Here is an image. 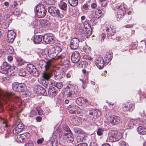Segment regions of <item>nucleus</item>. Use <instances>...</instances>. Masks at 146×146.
I'll return each instance as SVG.
<instances>
[{
  "label": "nucleus",
  "instance_id": "f257e3e1",
  "mask_svg": "<svg viewBox=\"0 0 146 146\" xmlns=\"http://www.w3.org/2000/svg\"><path fill=\"white\" fill-rule=\"evenodd\" d=\"M45 62V70L42 73V76L40 79L39 82L45 88L48 86L47 81L50 79L52 76L51 71V61L48 60Z\"/></svg>",
  "mask_w": 146,
  "mask_h": 146
},
{
  "label": "nucleus",
  "instance_id": "f03ea898",
  "mask_svg": "<svg viewBox=\"0 0 146 146\" xmlns=\"http://www.w3.org/2000/svg\"><path fill=\"white\" fill-rule=\"evenodd\" d=\"M3 93L4 96L3 97L5 98V101L7 102V103L9 100H11L15 103H18L19 105L21 104V99L19 97L15 96L14 93L11 92H4L3 91Z\"/></svg>",
  "mask_w": 146,
  "mask_h": 146
},
{
  "label": "nucleus",
  "instance_id": "7ed1b4c3",
  "mask_svg": "<svg viewBox=\"0 0 146 146\" xmlns=\"http://www.w3.org/2000/svg\"><path fill=\"white\" fill-rule=\"evenodd\" d=\"M122 137V134L120 133L115 130H110L108 133V139L113 142L119 140Z\"/></svg>",
  "mask_w": 146,
  "mask_h": 146
},
{
  "label": "nucleus",
  "instance_id": "20e7f679",
  "mask_svg": "<svg viewBox=\"0 0 146 146\" xmlns=\"http://www.w3.org/2000/svg\"><path fill=\"white\" fill-rule=\"evenodd\" d=\"M78 91V88L77 86H74L71 88L68 87L66 90V96L67 98L72 100L76 97Z\"/></svg>",
  "mask_w": 146,
  "mask_h": 146
},
{
  "label": "nucleus",
  "instance_id": "39448f33",
  "mask_svg": "<svg viewBox=\"0 0 146 146\" xmlns=\"http://www.w3.org/2000/svg\"><path fill=\"white\" fill-rule=\"evenodd\" d=\"M144 124L145 122L140 118L136 119H132L128 122L127 129H132L135 126L139 125H143Z\"/></svg>",
  "mask_w": 146,
  "mask_h": 146
},
{
  "label": "nucleus",
  "instance_id": "423d86ee",
  "mask_svg": "<svg viewBox=\"0 0 146 146\" xmlns=\"http://www.w3.org/2000/svg\"><path fill=\"white\" fill-rule=\"evenodd\" d=\"M27 69L28 72L32 75L35 77H37L39 73L35 67L31 64H28L27 66Z\"/></svg>",
  "mask_w": 146,
  "mask_h": 146
},
{
  "label": "nucleus",
  "instance_id": "0eeeda50",
  "mask_svg": "<svg viewBox=\"0 0 146 146\" xmlns=\"http://www.w3.org/2000/svg\"><path fill=\"white\" fill-rule=\"evenodd\" d=\"M80 41L79 39L76 38H74L70 41V46L72 50L77 49L79 47Z\"/></svg>",
  "mask_w": 146,
  "mask_h": 146
},
{
  "label": "nucleus",
  "instance_id": "6e6552de",
  "mask_svg": "<svg viewBox=\"0 0 146 146\" xmlns=\"http://www.w3.org/2000/svg\"><path fill=\"white\" fill-rule=\"evenodd\" d=\"M61 51V49L58 46H55L52 47L48 50V54L50 55H52L54 56Z\"/></svg>",
  "mask_w": 146,
  "mask_h": 146
},
{
  "label": "nucleus",
  "instance_id": "1a4fd4ad",
  "mask_svg": "<svg viewBox=\"0 0 146 146\" xmlns=\"http://www.w3.org/2000/svg\"><path fill=\"white\" fill-rule=\"evenodd\" d=\"M54 35L52 34L48 33L43 36V40L47 44H52L53 42Z\"/></svg>",
  "mask_w": 146,
  "mask_h": 146
},
{
  "label": "nucleus",
  "instance_id": "9d476101",
  "mask_svg": "<svg viewBox=\"0 0 146 146\" xmlns=\"http://www.w3.org/2000/svg\"><path fill=\"white\" fill-rule=\"evenodd\" d=\"M0 122L1 123V125L0 126V133H2L6 130L5 128L10 126L6 120L3 119L0 116Z\"/></svg>",
  "mask_w": 146,
  "mask_h": 146
},
{
  "label": "nucleus",
  "instance_id": "9b49d317",
  "mask_svg": "<svg viewBox=\"0 0 146 146\" xmlns=\"http://www.w3.org/2000/svg\"><path fill=\"white\" fill-rule=\"evenodd\" d=\"M80 55L78 51H75L73 52L71 55V60L74 63H77L80 60Z\"/></svg>",
  "mask_w": 146,
  "mask_h": 146
},
{
  "label": "nucleus",
  "instance_id": "f8f14e48",
  "mask_svg": "<svg viewBox=\"0 0 146 146\" xmlns=\"http://www.w3.org/2000/svg\"><path fill=\"white\" fill-rule=\"evenodd\" d=\"M3 93V90L0 88V112L3 111L4 108L3 104L7 103L5 102V98Z\"/></svg>",
  "mask_w": 146,
  "mask_h": 146
},
{
  "label": "nucleus",
  "instance_id": "ddd939ff",
  "mask_svg": "<svg viewBox=\"0 0 146 146\" xmlns=\"http://www.w3.org/2000/svg\"><path fill=\"white\" fill-rule=\"evenodd\" d=\"M96 64L99 69H102L104 67V62L103 58L99 56L96 59Z\"/></svg>",
  "mask_w": 146,
  "mask_h": 146
},
{
  "label": "nucleus",
  "instance_id": "4468645a",
  "mask_svg": "<svg viewBox=\"0 0 146 146\" xmlns=\"http://www.w3.org/2000/svg\"><path fill=\"white\" fill-rule=\"evenodd\" d=\"M15 33L12 30L8 31L7 37V40L8 42L12 43L15 38Z\"/></svg>",
  "mask_w": 146,
  "mask_h": 146
},
{
  "label": "nucleus",
  "instance_id": "2eb2a0df",
  "mask_svg": "<svg viewBox=\"0 0 146 146\" xmlns=\"http://www.w3.org/2000/svg\"><path fill=\"white\" fill-rule=\"evenodd\" d=\"M68 111L70 113H79L81 111L80 109L76 105H73L68 108Z\"/></svg>",
  "mask_w": 146,
  "mask_h": 146
},
{
  "label": "nucleus",
  "instance_id": "dca6fc26",
  "mask_svg": "<svg viewBox=\"0 0 146 146\" xmlns=\"http://www.w3.org/2000/svg\"><path fill=\"white\" fill-rule=\"evenodd\" d=\"M120 118L116 116H114L110 117V123L113 125H117L120 122Z\"/></svg>",
  "mask_w": 146,
  "mask_h": 146
},
{
  "label": "nucleus",
  "instance_id": "f3484780",
  "mask_svg": "<svg viewBox=\"0 0 146 146\" xmlns=\"http://www.w3.org/2000/svg\"><path fill=\"white\" fill-rule=\"evenodd\" d=\"M98 111L99 113L100 112L98 110H93L89 111V114L88 115L90 119L94 121V119H96L98 117Z\"/></svg>",
  "mask_w": 146,
  "mask_h": 146
},
{
  "label": "nucleus",
  "instance_id": "a211bd4d",
  "mask_svg": "<svg viewBox=\"0 0 146 146\" xmlns=\"http://www.w3.org/2000/svg\"><path fill=\"white\" fill-rule=\"evenodd\" d=\"M64 138L68 142L71 143L74 140V137L72 133L68 134L66 133H64Z\"/></svg>",
  "mask_w": 146,
  "mask_h": 146
},
{
  "label": "nucleus",
  "instance_id": "6ab92c4d",
  "mask_svg": "<svg viewBox=\"0 0 146 146\" xmlns=\"http://www.w3.org/2000/svg\"><path fill=\"white\" fill-rule=\"evenodd\" d=\"M107 35L109 36H113L116 32L115 29L112 28L110 26L108 25L106 29Z\"/></svg>",
  "mask_w": 146,
  "mask_h": 146
},
{
  "label": "nucleus",
  "instance_id": "aec40b11",
  "mask_svg": "<svg viewBox=\"0 0 146 146\" xmlns=\"http://www.w3.org/2000/svg\"><path fill=\"white\" fill-rule=\"evenodd\" d=\"M46 10H36L35 15L40 18L44 17L46 14Z\"/></svg>",
  "mask_w": 146,
  "mask_h": 146
},
{
  "label": "nucleus",
  "instance_id": "412c9836",
  "mask_svg": "<svg viewBox=\"0 0 146 146\" xmlns=\"http://www.w3.org/2000/svg\"><path fill=\"white\" fill-rule=\"evenodd\" d=\"M10 65L8 64L7 62H3V65L1 67V72L2 73L5 74L6 73L7 70L10 67Z\"/></svg>",
  "mask_w": 146,
  "mask_h": 146
},
{
  "label": "nucleus",
  "instance_id": "4be33fe9",
  "mask_svg": "<svg viewBox=\"0 0 146 146\" xmlns=\"http://www.w3.org/2000/svg\"><path fill=\"white\" fill-rule=\"evenodd\" d=\"M87 138V136L83 134L78 135L77 136L76 139L78 142L84 141Z\"/></svg>",
  "mask_w": 146,
  "mask_h": 146
},
{
  "label": "nucleus",
  "instance_id": "5701e85b",
  "mask_svg": "<svg viewBox=\"0 0 146 146\" xmlns=\"http://www.w3.org/2000/svg\"><path fill=\"white\" fill-rule=\"evenodd\" d=\"M137 132L141 135L146 134V127L142 126H139L137 129Z\"/></svg>",
  "mask_w": 146,
  "mask_h": 146
},
{
  "label": "nucleus",
  "instance_id": "b1692460",
  "mask_svg": "<svg viewBox=\"0 0 146 146\" xmlns=\"http://www.w3.org/2000/svg\"><path fill=\"white\" fill-rule=\"evenodd\" d=\"M48 92L50 96L52 97L55 96L57 93L56 88L52 86L49 89Z\"/></svg>",
  "mask_w": 146,
  "mask_h": 146
},
{
  "label": "nucleus",
  "instance_id": "393cba45",
  "mask_svg": "<svg viewBox=\"0 0 146 146\" xmlns=\"http://www.w3.org/2000/svg\"><path fill=\"white\" fill-rule=\"evenodd\" d=\"M51 1H53V0H42L44 3L47 5L50 4L49 5H48L47 9H54L56 8L54 5L50 4Z\"/></svg>",
  "mask_w": 146,
  "mask_h": 146
},
{
  "label": "nucleus",
  "instance_id": "a878e982",
  "mask_svg": "<svg viewBox=\"0 0 146 146\" xmlns=\"http://www.w3.org/2000/svg\"><path fill=\"white\" fill-rule=\"evenodd\" d=\"M70 122L74 125H77L79 124V121L78 120V117L74 115L72 116L71 117Z\"/></svg>",
  "mask_w": 146,
  "mask_h": 146
},
{
  "label": "nucleus",
  "instance_id": "bb28decb",
  "mask_svg": "<svg viewBox=\"0 0 146 146\" xmlns=\"http://www.w3.org/2000/svg\"><path fill=\"white\" fill-rule=\"evenodd\" d=\"M24 62L23 60L20 58H16V62L15 63V65L17 66H20L23 64Z\"/></svg>",
  "mask_w": 146,
  "mask_h": 146
},
{
  "label": "nucleus",
  "instance_id": "cd10ccee",
  "mask_svg": "<svg viewBox=\"0 0 146 146\" xmlns=\"http://www.w3.org/2000/svg\"><path fill=\"white\" fill-rule=\"evenodd\" d=\"M43 39V36L41 35H38L35 36L34 38V42L35 44H38Z\"/></svg>",
  "mask_w": 146,
  "mask_h": 146
},
{
  "label": "nucleus",
  "instance_id": "c85d7f7f",
  "mask_svg": "<svg viewBox=\"0 0 146 146\" xmlns=\"http://www.w3.org/2000/svg\"><path fill=\"white\" fill-rule=\"evenodd\" d=\"M48 12L52 16L59 15L60 14L59 10H48Z\"/></svg>",
  "mask_w": 146,
  "mask_h": 146
},
{
  "label": "nucleus",
  "instance_id": "c756f323",
  "mask_svg": "<svg viewBox=\"0 0 146 146\" xmlns=\"http://www.w3.org/2000/svg\"><path fill=\"white\" fill-rule=\"evenodd\" d=\"M18 88L17 92H23L25 91L26 86L25 84L19 83Z\"/></svg>",
  "mask_w": 146,
  "mask_h": 146
},
{
  "label": "nucleus",
  "instance_id": "7c9ffc66",
  "mask_svg": "<svg viewBox=\"0 0 146 146\" xmlns=\"http://www.w3.org/2000/svg\"><path fill=\"white\" fill-rule=\"evenodd\" d=\"M15 126L17 127L21 131H23L24 128V125L21 122H17Z\"/></svg>",
  "mask_w": 146,
  "mask_h": 146
},
{
  "label": "nucleus",
  "instance_id": "2f4dec72",
  "mask_svg": "<svg viewBox=\"0 0 146 146\" xmlns=\"http://www.w3.org/2000/svg\"><path fill=\"white\" fill-rule=\"evenodd\" d=\"M76 102L78 103H80L81 104H84L86 103L87 102V100L82 98H78L76 100Z\"/></svg>",
  "mask_w": 146,
  "mask_h": 146
},
{
  "label": "nucleus",
  "instance_id": "473e14b6",
  "mask_svg": "<svg viewBox=\"0 0 146 146\" xmlns=\"http://www.w3.org/2000/svg\"><path fill=\"white\" fill-rule=\"evenodd\" d=\"M26 140L25 135L22 134L18 135L16 138V140L18 142H23Z\"/></svg>",
  "mask_w": 146,
  "mask_h": 146
},
{
  "label": "nucleus",
  "instance_id": "72a5a7b5",
  "mask_svg": "<svg viewBox=\"0 0 146 146\" xmlns=\"http://www.w3.org/2000/svg\"><path fill=\"white\" fill-rule=\"evenodd\" d=\"M5 50L7 52V54H11L13 52L14 49L13 47L10 45L7 46Z\"/></svg>",
  "mask_w": 146,
  "mask_h": 146
},
{
  "label": "nucleus",
  "instance_id": "f704fd0d",
  "mask_svg": "<svg viewBox=\"0 0 146 146\" xmlns=\"http://www.w3.org/2000/svg\"><path fill=\"white\" fill-rule=\"evenodd\" d=\"M9 22L7 20H5L2 23L1 25V27L4 29H6L8 27Z\"/></svg>",
  "mask_w": 146,
  "mask_h": 146
},
{
  "label": "nucleus",
  "instance_id": "c9c22d12",
  "mask_svg": "<svg viewBox=\"0 0 146 146\" xmlns=\"http://www.w3.org/2000/svg\"><path fill=\"white\" fill-rule=\"evenodd\" d=\"M68 3L71 6L75 7L77 5L78 1V0H68Z\"/></svg>",
  "mask_w": 146,
  "mask_h": 146
},
{
  "label": "nucleus",
  "instance_id": "e433bc0d",
  "mask_svg": "<svg viewBox=\"0 0 146 146\" xmlns=\"http://www.w3.org/2000/svg\"><path fill=\"white\" fill-rule=\"evenodd\" d=\"M19 75L21 76H26V73L25 70L22 68L20 69L18 71Z\"/></svg>",
  "mask_w": 146,
  "mask_h": 146
},
{
  "label": "nucleus",
  "instance_id": "4c0bfd02",
  "mask_svg": "<svg viewBox=\"0 0 146 146\" xmlns=\"http://www.w3.org/2000/svg\"><path fill=\"white\" fill-rule=\"evenodd\" d=\"M5 74H7L8 76H12L14 75V71L10 67L7 70Z\"/></svg>",
  "mask_w": 146,
  "mask_h": 146
},
{
  "label": "nucleus",
  "instance_id": "58836bf2",
  "mask_svg": "<svg viewBox=\"0 0 146 146\" xmlns=\"http://www.w3.org/2000/svg\"><path fill=\"white\" fill-rule=\"evenodd\" d=\"M19 84V83L18 82H15L13 83L12 84L13 89L14 90L17 92V90H18Z\"/></svg>",
  "mask_w": 146,
  "mask_h": 146
},
{
  "label": "nucleus",
  "instance_id": "ea45409f",
  "mask_svg": "<svg viewBox=\"0 0 146 146\" xmlns=\"http://www.w3.org/2000/svg\"><path fill=\"white\" fill-rule=\"evenodd\" d=\"M46 7V5L40 3L35 7V9H44Z\"/></svg>",
  "mask_w": 146,
  "mask_h": 146
},
{
  "label": "nucleus",
  "instance_id": "a19ab883",
  "mask_svg": "<svg viewBox=\"0 0 146 146\" xmlns=\"http://www.w3.org/2000/svg\"><path fill=\"white\" fill-rule=\"evenodd\" d=\"M50 144L52 146H57L58 143L57 139L56 138L52 139L51 141Z\"/></svg>",
  "mask_w": 146,
  "mask_h": 146
},
{
  "label": "nucleus",
  "instance_id": "79ce46f5",
  "mask_svg": "<svg viewBox=\"0 0 146 146\" xmlns=\"http://www.w3.org/2000/svg\"><path fill=\"white\" fill-rule=\"evenodd\" d=\"M102 10H96L95 11V15L98 16V18L103 16V14L102 13Z\"/></svg>",
  "mask_w": 146,
  "mask_h": 146
},
{
  "label": "nucleus",
  "instance_id": "37998d69",
  "mask_svg": "<svg viewBox=\"0 0 146 146\" xmlns=\"http://www.w3.org/2000/svg\"><path fill=\"white\" fill-rule=\"evenodd\" d=\"M83 50L86 53H89L90 52V48L87 45H85L83 47Z\"/></svg>",
  "mask_w": 146,
  "mask_h": 146
},
{
  "label": "nucleus",
  "instance_id": "c03bdc74",
  "mask_svg": "<svg viewBox=\"0 0 146 146\" xmlns=\"http://www.w3.org/2000/svg\"><path fill=\"white\" fill-rule=\"evenodd\" d=\"M63 129L65 130L66 133L69 134L71 133V131L67 125H64L63 126Z\"/></svg>",
  "mask_w": 146,
  "mask_h": 146
},
{
  "label": "nucleus",
  "instance_id": "a18cd8bd",
  "mask_svg": "<svg viewBox=\"0 0 146 146\" xmlns=\"http://www.w3.org/2000/svg\"><path fill=\"white\" fill-rule=\"evenodd\" d=\"M41 23L45 27H48L50 25L49 21L46 19L42 21Z\"/></svg>",
  "mask_w": 146,
  "mask_h": 146
},
{
  "label": "nucleus",
  "instance_id": "49530a36",
  "mask_svg": "<svg viewBox=\"0 0 146 146\" xmlns=\"http://www.w3.org/2000/svg\"><path fill=\"white\" fill-rule=\"evenodd\" d=\"M39 89H40V92L43 95L45 96L46 94V92L45 89L42 87H40Z\"/></svg>",
  "mask_w": 146,
  "mask_h": 146
},
{
  "label": "nucleus",
  "instance_id": "de8ad7c7",
  "mask_svg": "<svg viewBox=\"0 0 146 146\" xmlns=\"http://www.w3.org/2000/svg\"><path fill=\"white\" fill-rule=\"evenodd\" d=\"M47 60L46 61H44L42 60H40V61H38L37 63H36V65L37 66L40 67H41L42 66L43 64H44V66L45 65V62H46L47 61Z\"/></svg>",
  "mask_w": 146,
  "mask_h": 146
},
{
  "label": "nucleus",
  "instance_id": "09e8293b",
  "mask_svg": "<svg viewBox=\"0 0 146 146\" xmlns=\"http://www.w3.org/2000/svg\"><path fill=\"white\" fill-rule=\"evenodd\" d=\"M15 127L13 129V133L14 134H17L21 132V131L16 126H15Z\"/></svg>",
  "mask_w": 146,
  "mask_h": 146
},
{
  "label": "nucleus",
  "instance_id": "8fccbe9b",
  "mask_svg": "<svg viewBox=\"0 0 146 146\" xmlns=\"http://www.w3.org/2000/svg\"><path fill=\"white\" fill-rule=\"evenodd\" d=\"M104 132V130L102 128H99L97 131V134L99 136L102 135Z\"/></svg>",
  "mask_w": 146,
  "mask_h": 146
},
{
  "label": "nucleus",
  "instance_id": "3c124183",
  "mask_svg": "<svg viewBox=\"0 0 146 146\" xmlns=\"http://www.w3.org/2000/svg\"><path fill=\"white\" fill-rule=\"evenodd\" d=\"M11 11L15 15H18L21 14V11L20 10H11Z\"/></svg>",
  "mask_w": 146,
  "mask_h": 146
},
{
  "label": "nucleus",
  "instance_id": "603ef678",
  "mask_svg": "<svg viewBox=\"0 0 146 146\" xmlns=\"http://www.w3.org/2000/svg\"><path fill=\"white\" fill-rule=\"evenodd\" d=\"M47 83H48L49 84H50L52 86H55V85H56V82L54 80L50 79L49 80L47 81Z\"/></svg>",
  "mask_w": 146,
  "mask_h": 146
},
{
  "label": "nucleus",
  "instance_id": "864d4df0",
  "mask_svg": "<svg viewBox=\"0 0 146 146\" xmlns=\"http://www.w3.org/2000/svg\"><path fill=\"white\" fill-rule=\"evenodd\" d=\"M55 86L58 89H60L63 87V84L61 82H56V85H55Z\"/></svg>",
  "mask_w": 146,
  "mask_h": 146
},
{
  "label": "nucleus",
  "instance_id": "5fc2aeb1",
  "mask_svg": "<svg viewBox=\"0 0 146 146\" xmlns=\"http://www.w3.org/2000/svg\"><path fill=\"white\" fill-rule=\"evenodd\" d=\"M139 114L141 116V118L144 119L146 115L144 113V111L143 110H141L139 112Z\"/></svg>",
  "mask_w": 146,
  "mask_h": 146
},
{
  "label": "nucleus",
  "instance_id": "6e6d98bb",
  "mask_svg": "<svg viewBox=\"0 0 146 146\" xmlns=\"http://www.w3.org/2000/svg\"><path fill=\"white\" fill-rule=\"evenodd\" d=\"M36 110L38 112V114L39 115H42L43 114V111L41 108L39 107L36 108Z\"/></svg>",
  "mask_w": 146,
  "mask_h": 146
},
{
  "label": "nucleus",
  "instance_id": "4d7b16f0",
  "mask_svg": "<svg viewBox=\"0 0 146 146\" xmlns=\"http://www.w3.org/2000/svg\"><path fill=\"white\" fill-rule=\"evenodd\" d=\"M36 113L35 111L32 110H31L29 113V116L30 117H33Z\"/></svg>",
  "mask_w": 146,
  "mask_h": 146
},
{
  "label": "nucleus",
  "instance_id": "13d9d810",
  "mask_svg": "<svg viewBox=\"0 0 146 146\" xmlns=\"http://www.w3.org/2000/svg\"><path fill=\"white\" fill-rule=\"evenodd\" d=\"M101 3V5L102 7H105L107 5V3L106 0H100Z\"/></svg>",
  "mask_w": 146,
  "mask_h": 146
},
{
  "label": "nucleus",
  "instance_id": "bf43d9fd",
  "mask_svg": "<svg viewBox=\"0 0 146 146\" xmlns=\"http://www.w3.org/2000/svg\"><path fill=\"white\" fill-rule=\"evenodd\" d=\"M128 107L129 108V111H131L135 108L134 105L133 104H129Z\"/></svg>",
  "mask_w": 146,
  "mask_h": 146
},
{
  "label": "nucleus",
  "instance_id": "052dcab7",
  "mask_svg": "<svg viewBox=\"0 0 146 146\" xmlns=\"http://www.w3.org/2000/svg\"><path fill=\"white\" fill-rule=\"evenodd\" d=\"M61 9H65L67 7V5L66 3L64 2L60 6Z\"/></svg>",
  "mask_w": 146,
  "mask_h": 146
},
{
  "label": "nucleus",
  "instance_id": "680f3d73",
  "mask_svg": "<svg viewBox=\"0 0 146 146\" xmlns=\"http://www.w3.org/2000/svg\"><path fill=\"white\" fill-rule=\"evenodd\" d=\"M126 5L124 3L121 4L120 6L118 7L117 9H124L126 8Z\"/></svg>",
  "mask_w": 146,
  "mask_h": 146
},
{
  "label": "nucleus",
  "instance_id": "e2e57ef3",
  "mask_svg": "<svg viewBox=\"0 0 146 146\" xmlns=\"http://www.w3.org/2000/svg\"><path fill=\"white\" fill-rule=\"evenodd\" d=\"M84 27L86 29H88V28L90 27V25L88 23L87 21L84 22Z\"/></svg>",
  "mask_w": 146,
  "mask_h": 146
},
{
  "label": "nucleus",
  "instance_id": "0e129e2a",
  "mask_svg": "<svg viewBox=\"0 0 146 146\" xmlns=\"http://www.w3.org/2000/svg\"><path fill=\"white\" fill-rule=\"evenodd\" d=\"M123 109V110L125 112L129 111V108H128V106L126 105H124Z\"/></svg>",
  "mask_w": 146,
  "mask_h": 146
},
{
  "label": "nucleus",
  "instance_id": "69168bd1",
  "mask_svg": "<svg viewBox=\"0 0 146 146\" xmlns=\"http://www.w3.org/2000/svg\"><path fill=\"white\" fill-rule=\"evenodd\" d=\"M117 12L119 14H120L121 15H123V16L125 14V10H119Z\"/></svg>",
  "mask_w": 146,
  "mask_h": 146
},
{
  "label": "nucleus",
  "instance_id": "338daca9",
  "mask_svg": "<svg viewBox=\"0 0 146 146\" xmlns=\"http://www.w3.org/2000/svg\"><path fill=\"white\" fill-rule=\"evenodd\" d=\"M64 64L67 65V66H68L70 64V62L68 60H66L64 61Z\"/></svg>",
  "mask_w": 146,
  "mask_h": 146
},
{
  "label": "nucleus",
  "instance_id": "774afa93",
  "mask_svg": "<svg viewBox=\"0 0 146 146\" xmlns=\"http://www.w3.org/2000/svg\"><path fill=\"white\" fill-rule=\"evenodd\" d=\"M134 24L127 25H125L124 27L127 28H131L133 26Z\"/></svg>",
  "mask_w": 146,
  "mask_h": 146
}]
</instances>
